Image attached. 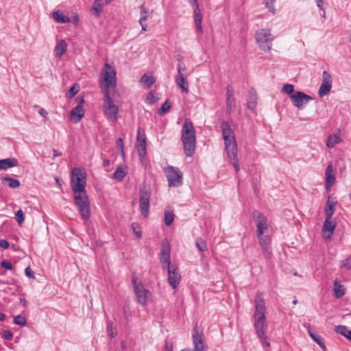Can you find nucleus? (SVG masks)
<instances>
[{"instance_id":"obj_20","label":"nucleus","mask_w":351,"mask_h":351,"mask_svg":"<svg viewBox=\"0 0 351 351\" xmlns=\"http://www.w3.org/2000/svg\"><path fill=\"white\" fill-rule=\"evenodd\" d=\"M175 82L180 86L183 93L189 92V82L186 80L185 73H178L176 77Z\"/></svg>"},{"instance_id":"obj_5","label":"nucleus","mask_w":351,"mask_h":351,"mask_svg":"<svg viewBox=\"0 0 351 351\" xmlns=\"http://www.w3.org/2000/svg\"><path fill=\"white\" fill-rule=\"evenodd\" d=\"M255 39L260 49L265 52L270 51L271 49L274 36L269 29L258 30L255 34Z\"/></svg>"},{"instance_id":"obj_13","label":"nucleus","mask_w":351,"mask_h":351,"mask_svg":"<svg viewBox=\"0 0 351 351\" xmlns=\"http://www.w3.org/2000/svg\"><path fill=\"white\" fill-rule=\"evenodd\" d=\"M145 187L140 188L139 207L142 215L147 217L149 214L150 193L145 190Z\"/></svg>"},{"instance_id":"obj_31","label":"nucleus","mask_w":351,"mask_h":351,"mask_svg":"<svg viewBox=\"0 0 351 351\" xmlns=\"http://www.w3.org/2000/svg\"><path fill=\"white\" fill-rule=\"evenodd\" d=\"M127 175V172L122 167H118L112 176V178L118 181H122Z\"/></svg>"},{"instance_id":"obj_6","label":"nucleus","mask_w":351,"mask_h":351,"mask_svg":"<svg viewBox=\"0 0 351 351\" xmlns=\"http://www.w3.org/2000/svg\"><path fill=\"white\" fill-rule=\"evenodd\" d=\"M119 108L110 95V90H105L104 96V112L105 114L112 121H115L117 119Z\"/></svg>"},{"instance_id":"obj_49","label":"nucleus","mask_w":351,"mask_h":351,"mask_svg":"<svg viewBox=\"0 0 351 351\" xmlns=\"http://www.w3.org/2000/svg\"><path fill=\"white\" fill-rule=\"evenodd\" d=\"M342 267H346V269H351V256L345 259L342 263Z\"/></svg>"},{"instance_id":"obj_59","label":"nucleus","mask_w":351,"mask_h":351,"mask_svg":"<svg viewBox=\"0 0 351 351\" xmlns=\"http://www.w3.org/2000/svg\"><path fill=\"white\" fill-rule=\"evenodd\" d=\"M256 103L254 101L247 102V106L250 109H254L256 106Z\"/></svg>"},{"instance_id":"obj_52","label":"nucleus","mask_w":351,"mask_h":351,"mask_svg":"<svg viewBox=\"0 0 351 351\" xmlns=\"http://www.w3.org/2000/svg\"><path fill=\"white\" fill-rule=\"evenodd\" d=\"M265 332H266V326H265ZM258 337L263 344H265V346L267 347L270 346V343L267 341V337L265 336V333H264V336H262L261 338L259 336Z\"/></svg>"},{"instance_id":"obj_25","label":"nucleus","mask_w":351,"mask_h":351,"mask_svg":"<svg viewBox=\"0 0 351 351\" xmlns=\"http://www.w3.org/2000/svg\"><path fill=\"white\" fill-rule=\"evenodd\" d=\"M67 44L64 40L59 41L54 49V53L56 57L60 58L66 52Z\"/></svg>"},{"instance_id":"obj_45","label":"nucleus","mask_w":351,"mask_h":351,"mask_svg":"<svg viewBox=\"0 0 351 351\" xmlns=\"http://www.w3.org/2000/svg\"><path fill=\"white\" fill-rule=\"evenodd\" d=\"M282 91L291 95L294 93V87L292 84H285L283 86Z\"/></svg>"},{"instance_id":"obj_22","label":"nucleus","mask_w":351,"mask_h":351,"mask_svg":"<svg viewBox=\"0 0 351 351\" xmlns=\"http://www.w3.org/2000/svg\"><path fill=\"white\" fill-rule=\"evenodd\" d=\"M84 114L82 106L77 105L71 110V118L74 123H78Z\"/></svg>"},{"instance_id":"obj_11","label":"nucleus","mask_w":351,"mask_h":351,"mask_svg":"<svg viewBox=\"0 0 351 351\" xmlns=\"http://www.w3.org/2000/svg\"><path fill=\"white\" fill-rule=\"evenodd\" d=\"M170 250V243L169 240L167 239H163L161 245L160 261L162 264V269L164 270H166V269L173 265H171Z\"/></svg>"},{"instance_id":"obj_36","label":"nucleus","mask_w":351,"mask_h":351,"mask_svg":"<svg viewBox=\"0 0 351 351\" xmlns=\"http://www.w3.org/2000/svg\"><path fill=\"white\" fill-rule=\"evenodd\" d=\"M174 220V214L172 212L165 211L164 216V222L166 226H169L172 224Z\"/></svg>"},{"instance_id":"obj_40","label":"nucleus","mask_w":351,"mask_h":351,"mask_svg":"<svg viewBox=\"0 0 351 351\" xmlns=\"http://www.w3.org/2000/svg\"><path fill=\"white\" fill-rule=\"evenodd\" d=\"M116 332V328L112 327V323L108 322L107 324V333L110 339H112L114 337Z\"/></svg>"},{"instance_id":"obj_3","label":"nucleus","mask_w":351,"mask_h":351,"mask_svg":"<svg viewBox=\"0 0 351 351\" xmlns=\"http://www.w3.org/2000/svg\"><path fill=\"white\" fill-rule=\"evenodd\" d=\"M254 327L258 336H264L265 326V304L263 293L258 291L255 296Z\"/></svg>"},{"instance_id":"obj_56","label":"nucleus","mask_w":351,"mask_h":351,"mask_svg":"<svg viewBox=\"0 0 351 351\" xmlns=\"http://www.w3.org/2000/svg\"><path fill=\"white\" fill-rule=\"evenodd\" d=\"M135 225H136L135 223H132V228H133V230H134V233H135L136 236L137 237V238H138V239H139V238H141V236H142V232H141V230H136V228H135Z\"/></svg>"},{"instance_id":"obj_15","label":"nucleus","mask_w":351,"mask_h":351,"mask_svg":"<svg viewBox=\"0 0 351 351\" xmlns=\"http://www.w3.org/2000/svg\"><path fill=\"white\" fill-rule=\"evenodd\" d=\"M253 218L256 223L257 235L263 234L264 232L268 229V224L267 219L264 215L259 211L255 210L253 213Z\"/></svg>"},{"instance_id":"obj_32","label":"nucleus","mask_w":351,"mask_h":351,"mask_svg":"<svg viewBox=\"0 0 351 351\" xmlns=\"http://www.w3.org/2000/svg\"><path fill=\"white\" fill-rule=\"evenodd\" d=\"M53 19L59 23H66L70 21V19L63 14L60 11H56L53 13Z\"/></svg>"},{"instance_id":"obj_37","label":"nucleus","mask_w":351,"mask_h":351,"mask_svg":"<svg viewBox=\"0 0 351 351\" xmlns=\"http://www.w3.org/2000/svg\"><path fill=\"white\" fill-rule=\"evenodd\" d=\"M196 246L201 252H205L207 251V245L206 241L202 239V238H197L196 239Z\"/></svg>"},{"instance_id":"obj_58","label":"nucleus","mask_w":351,"mask_h":351,"mask_svg":"<svg viewBox=\"0 0 351 351\" xmlns=\"http://www.w3.org/2000/svg\"><path fill=\"white\" fill-rule=\"evenodd\" d=\"M75 101L77 103V105L82 106V104L84 103V99L82 97H77L75 98Z\"/></svg>"},{"instance_id":"obj_47","label":"nucleus","mask_w":351,"mask_h":351,"mask_svg":"<svg viewBox=\"0 0 351 351\" xmlns=\"http://www.w3.org/2000/svg\"><path fill=\"white\" fill-rule=\"evenodd\" d=\"M1 266L6 269L12 270L13 269V266L10 262L7 261H3L1 263Z\"/></svg>"},{"instance_id":"obj_54","label":"nucleus","mask_w":351,"mask_h":351,"mask_svg":"<svg viewBox=\"0 0 351 351\" xmlns=\"http://www.w3.org/2000/svg\"><path fill=\"white\" fill-rule=\"evenodd\" d=\"M10 246L9 242L5 239L0 240V247L3 249H8Z\"/></svg>"},{"instance_id":"obj_30","label":"nucleus","mask_w":351,"mask_h":351,"mask_svg":"<svg viewBox=\"0 0 351 351\" xmlns=\"http://www.w3.org/2000/svg\"><path fill=\"white\" fill-rule=\"evenodd\" d=\"M334 295L336 298H340L345 294V289L342 285L339 284L337 280L334 282Z\"/></svg>"},{"instance_id":"obj_57","label":"nucleus","mask_w":351,"mask_h":351,"mask_svg":"<svg viewBox=\"0 0 351 351\" xmlns=\"http://www.w3.org/2000/svg\"><path fill=\"white\" fill-rule=\"evenodd\" d=\"M226 95H227V101H228V103H229V100H230V97L232 96V91L230 89L229 86L227 87Z\"/></svg>"},{"instance_id":"obj_38","label":"nucleus","mask_w":351,"mask_h":351,"mask_svg":"<svg viewBox=\"0 0 351 351\" xmlns=\"http://www.w3.org/2000/svg\"><path fill=\"white\" fill-rule=\"evenodd\" d=\"M171 108V104L169 103L168 99L162 105L161 108L158 110V114L159 116L164 115Z\"/></svg>"},{"instance_id":"obj_51","label":"nucleus","mask_w":351,"mask_h":351,"mask_svg":"<svg viewBox=\"0 0 351 351\" xmlns=\"http://www.w3.org/2000/svg\"><path fill=\"white\" fill-rule=\"evenodd\" d=\"M3 337L7 340H11L13 337V334L10 330H4Z\"/></svg>"},{"instance_id":"obj_43","label":"nucleus","mask_w":351,"mask_h":351,"mask_svg":"<svg viewBox=\"0 0 351 351\" xmlns=\"http://www.w3.org/2000/svg\"><path fill=\"white\" fill-rule=\"evenodd\" d=\"M158 99V97H155V95L154 93H153L152 92H150L147 94V97H146V101L147 104H154V102H156L157 100Z\"/></svg>"},{"instance_id":"obj_60","label":"nucleus","mask_w":351,"mask_h":351,"mask_svg":"<svg viewBox=\"0 0 351 351\" xmlns=\"http://www.w3.org/2000/svg\"><path fill=\"white\" fill-rule=\"evenodd\" d=\"M38 113L44 117H46L48 114L44 108H40L38 111Z\"/></svg>"},{"instance_id":"obj_14","label":"nucleus","mask_w":351,"mask_h":351,"mask_svg":"<svg viewBox=\"0 0 351 351\" xmlns=\"http://www.w3.org/2000/svg\"><path fill=\"white\" fill-rule=\"evenodd\" d=\"M332 77L330 73L324 71L322 73V82L318 90L319 97L327 95L332 88Z\"/></svg>"},{"instance_id":"obj_26","label":"nucleus","mask_w":351,"mask_h":351,"mask_svg":"<svg viewBox=\"0 0 351 351\" xmlns=\"http://www.w3.org/2000/svg\"><path fill=\"white\" fill-rule=\"evenodd\" d=\"M307 331L309 336L325 351L326 346L322 337L314 332L310 326L307 328Z\"/></svg>"},{"instance_id":"obj_17","label":"nucleus","mask_w":351,"mask_h":351,"mask_svg":"<svg viewBox=\"0 0 351 351\" xmlns=\"http://www.w3.org/2000/svg\"><path fill=\"white\" fill-rule=\"evenodd\" d=\"M136 141L138 156L140 159L142 160L145 158L146 154V138L145 134L141 133L140 130L138 131Z\"/></svg>"},{"instance_id":"obj_19","label":"nucleus","mask_w":351,"mask_h":351,"mask_svg":"<svg viewBox=\"0 0 351 351\" xmlns=\"http://www.w3.org/2000/svg\"><path fill=\"white\" fill-rule=\"evenodd\" d=\"M326 180H325V188L326 190H329L331 186L334 184L335 178L334 176V169L331 164H329L325 171Z\"/></svg>"},{"instance_id":"obj_24","label":"nucleus","mask_w":351,"mask_h":351,"mask_svg":"<svg viewBox=\"0 0 351 351\" xmlns=\"http://www.w3.org/2000/svg\"><path fill=\"white\" fill-rule=\"evenodd\" d=\"M336 204L337 201H335L333 198H332L330 196H328L324 209V214L326 217H328V218L332 217L335 210Z\"/></svg>"},{"instance_id":"obj_42","label":"nucleus","mask_w":351,"mask_h":351,"mask_svg":"<svg viewBox=\"0 0 351 351\" xmlns=\"http://www.w3.org/2000/svg\"><path fill=\"white\" fill-rule=\"evenodd\" d=\"M147 16H148L147 10L145 7V5L143 4L141 6V18L139 20H141V21H146Z\"/></svg>"},{"instance_id":"obj_1","label":"nucleus","mask_w":351,"mask_h":351,"mask_svg":"<svg viewBox=\"0 0 351 351\" xmlns=\"http://www.w3.org/2000/svg\"><path fill=\"white\" fill-rule=\"evenodd\" d=\"M86 175L81 169L75 167L71 171V189L75 203L82 218L88 220L90 216L88 198L85 191Z\"/></svg>"},{"instance_id":"obj_23","label":"nucleus","mask_w":351,"mask_h":351,"mask_svg":"<svg viewBox=\"0 0 351 351\" xmlns=\"http://www.w3.org/2000/svg\"><path fill=\"white\" fill-rule=\"evenodd\" d=\"M19 161L15 158H8L0 160V170H6L8 168L17 167Z\"/></svg>"},{"instance_id":"obj_2","label":"nucleus","mask_w":351,"mask_h":351,"mask_svg":"<svg viewBox=\"0 0 351 351\" xmlns=\"http://www.w3.org/2000/svg\"><path fill=\"white\" fill-rule=\"evenodd\" d=\"M220 127L222 130L223 138L228 156L235 170L238 171L239 170V159L237 158V145L234 132L230 128L227 121H222Z\"/></svg>"},{"instance_id":"obj_61","label":"nucleus","mask_w":351,"mask_h":351,"mask_svg":"<svg viewBox=\"0 0 351 351\" xmlns=\"http://www.w3.org/2000/svg\"><path fill=\"white\" fill-rule=\"evenodd\" d=\"M139 23L141 24V25L142 27V29L143 31H146L147 25L145 23V21H141V20H139Z\"/></svg>"},{"instance_id":"obj_27","label":"nucleus","mask_w":351,"mask_h":351,"mask_svg":"<svg viewBox=\"0 0 351 351\" xmlns=\"http://www.w3.org/2000/svg\"><path fill=\"white\" fill-rule=\"evenodd\" d=\"M1 180L3 184L12 189H16L20 186L19 180L11 177H3Z\"/></svg>"},{"instance_id":"obj_50","label":"nucleus","mask_w":351,"mask_h":351,"mask_svg":"<svg viewBox=\"0 0 351 351\" xmlns=\"http://www.w3.org/2000/svg\"><path fill=\"white\" fill-rule=\"evenodd\" d=\"M266 7L268 8V10L272 12V13H274L275 12V9H274V1L273 0H269L266 2Z\"/></svg>"},{"instance_id":"obj_16","label":"nucleus","mask_w":351,"mask_h":351,"mask_svg":"<svg viewBox=\"0 0 351 351\" xmlns=\"http://www.w3.org/2000/svg\"><path fill=\"white\" fill-rule=\"evenodd\" d=\"M168 271V281L170 286L173 289H176L179 285L181 279V276L178 271V268L176 265L166 269Z\"/></svg>"},{"instance_id":"obj_48","label":"nucleus","mask_w":351,"mask_h":351,"mask_svg":"<svg viewBox=\"0 0 351 351\" xmlns=\"http://www.w3.org/2000/svg\"><path fill=\"white\" fill-rule=\"evenodd\" d=\"M116 144H117V147L119 149L121 150V152L122 154H123L124 152H123V147H124V145H123V140L121 138H119L117 141H116Z\"/></svg>"},{"instance_id":"obj_21","label":"nucleus","mask_w":351,"mask_h":351,"mask_svg":"<svg viewBox=\"0 0 351 351\" xmlns=\"http://www.w3.org/2000/svg\"><path fill=\"white\" fill-rule=\"evenodd\" d=\"M336 228V223L332 221V217L328 218L326 217V219L323 223L322 232H328L329 234L326 238L330 239L334 232Z\"/></svg>"},{"instance_id":"obj_33","label":"nucleus","mask_w":351,"mask_h":351,"mask_svg":"<svg viewBox=\"0 0 351 351\" xmlns=\"http://www.w3.org/2000/svg\"><path fill=\"white\" fill-rule=\"evenodd\" d=\"M101 1L102 0H95L93 4V14L97 17H99L102 12L103 4Z\"/></svg>"},{"instance_id":"obj_28","label":"nucleus","mask_w":351,"mask_h":351,"mask_svg":"<svg viewBox=\"0 0 351 351\" xmlns=\"http://www.w3.org/2000/svg\"><path fill=\"white\" fill-rule=\"evenodd\" d=\"M194 22L198 31L199 32H202V27L201 24L202 15L198 4H196V6L194 8Z\"/></svg>"},{"instance_id":"obj_35","label":"nucleus","mask_w":351,"mask_h":351,"mask_svg":"<svg viewBox=\"0 0 351 351\" xmlns=\"http://www.w3.org/2000/svg\"><path fill=\"white\" fill-rule=\"evenodd\" d=\"M141 82L144 83L147 88H150L155 82V79L153 77L147 76L146 74H144L141 78Z\"/></svg>"},{"instance_id":"obj_12","label":"nucleus","mask_w":351,"mask_h":351,"mask_svg":"<svg viewBox=\"0 0 351 351\" xmlns=\"http://www.w3.org/2000/svg\"><path fill=\"white\" fill-rule=\"evenodd\" d=\"M289 97L294 106L302 109L311 100L312 97L302 91H297L289 95Z\"/></svg>"},{"instance_id":"obj_46","label":"nucleus","mask_w":351,"mask_h":351,"mask_svg":"<svg viewBox=\"0 0 351 351\" xmlns=\"http://www.w3.org/2000/svg\"><path fill=\"white\" fill-rule=\"evenodd\" d=\"M186 67L184 62L181 60H178V73H185Z\"/></svg>"},{"instance_id":"obj_10","label":"nucleus","mask_w":351,"mask_h":351,"mask_svg":"<svg viewBox=\"0 0 351 351\" xmlns=\"http://www.w3.org/2000/svg\"><path fill=\"white\" fill-rule=\"evenodd\" d=\"M132 285L138 302L142 306H145L147 298L150 295V292L145 289L141 282L138 283L134 276L132 278Z\"/></svg>"},{"instance_id":"obj_63","label":"nucleus","mask_w":351,"mask_h":351,"mask_svg":"<svg viewBox=\"0 0 351 351\" xmlns=\"http://www.w3.org/2000/svg\"><path fill=\"white\" fill-rule=\"evenodd\" d=\"M316 3H317V7L319 8L321 10H322L324 0H316Z\"/></svg>"},{"instance_id":"obj_39","label":"nucleus","mask_w":351,"mask_h":351,"mask_svg":"<svg viewBox=\"0 0 351 351\" xmlns=\"http://www.w3.org/2000/svg\"><path fill=\"white\" fill-rule=\"evenodd\" d=\"M26 319L25 317L21 315H16L14 318V323L19 326H25L26 324Z\"/></svg>"},{"instance_id":"obj_53","label":"nucleus","mask_w":351,"mask_h":351,"mask_svg":"<svg viewBox=\"0 0 351 351\" xmlns=\"http://www.w3.org/2000/svg\"><path fill=\"white\" fill-rule=\"evenodd\" d=\"M25 275L29 278H35L34 273L32 271V269L29 267H27L25 268Z\"/></svg>"},{"instance_id":"obj_62","label":"nucleus","mask_w":351,"mask_h":351,"mask_svg":"<svg viewBox=\"0 0 351 351\" xmlns=\"http://www.w3.org/2000/svg\"><path fill=\"white\" fill-rule=\"evenodd\" d=\"M53 158H56L57 156H60L62 155V153L58 152L57 149H53Z\"/></svg>"},{"instance_id":"obj_64","label":"nucleus","mask_w":351,"mask_h":351,"mask_svg":"<svg viewBox=\"0 0 351 351\" xmlns=\"http://www.w3.org/2000/svg\"><path fill=\"white\" fill-rule=\"evenodd\" d=\"M109 165H110V160H108V159H104V160H103V166H104V167H106L109 166Z\"/></svg>"},{"instance_id":"obj_41","label":"nucleus","mask_w":351,"mask_h":351,"mask_svg":"<svg viewBox=\"0 0 351 351\" xmlns=\"http://www.w3.org/2000/svg\"><path fill=\"white\" fill-rule=\"evenodd\" d=\"M16 219L19 225H21L24 222V213L22 210H19L16 213Z\"/></svg>"},{"instance_id":"obj_55","label":"nucleus","mask_w":351,"mask_h":351,"mask_svg":"<svg viewBox=\"0 0 351 351\" xmlns=\"http://www.w3.org/2000/svg\"><path fill=\"white\" fill-rule=\"evenodd\" d=\"M165 348L166 351H172L173 348V343L166 341Z\"/></svg>"},{"instance_id":"obj_7","label":"nucleus","mask_w":351,"mask_h":351,"mask_svg":"<svg viewBox=\"0 0 351 351\" xmlns=\"http://www.w3.org/2000/svg\"><path fill=\"white\" fill-rule=\"evenodd\" d=\"M165 176L170 187L179 186L182 184V173L178 167L168 166L165 169Z\"/></svg>"},{"instance_id":"obj_4","label":"nucleus","mask_w":351,"mask_h":351,"mask_svg":"<svg viewBox=\"0 0 351 351\" xmlns=\"http://www.w3.org/2000/svg\"><path fill=\"white\" fill-rule=\"evenodd\" d=\"M182 141L186 156H191L195 149V130L192 121L186 119L182 128Z\"/></svg>"},{"instance_id":"obj_44","label":"nucleus","mask_w":351,"mask_h":351,"mask_svg":"<svg viewBox=\"0 0 351 351\" xmlns=\"http://www.w3.org/2000/svg\"><path fill=\"white\" fill-rule=\"evenodd\" d=\"M79 86L77 85H73L72 87H71L68 92V97L71 98L74 95H75L77 92L79 91Z\"/></svg>"},{"instance_id":"obj_34","label":"nucleus","mask_w":351,"mask_h":351,"mask_svg":"<svg viewBox=\"0 0 351 351\" xmlns=\"http://www.w3.org/2000/svg\"><path fill=\"white\" fill-rule=\"evenodd\" d=\"M335 331L337 333L341 334L347 338V336L350 335L349 333L351 332V330H349L346 326H336L335 328Z\"/></svg>"},{"instance_id":"obj_18","label":"nucleus","mask_w":351,"mask_h":351,"mask_svg":"<svg viewBox=\"0 0 351 351\" xmlns=\"http://www.w3.org/2000/svg\"><path fill=\"white\" fill-rule=\"evenodd\" d=\"M260 245L261 246L263 254L266 258H269L271 255V250L270 247V238L266 235H257Z\"/></svg>"},{"instance_id":"obj_8","label":"nucleus","mask_w":351,"mask_h":351,"mask_svg":"<svg viewBox=\"0 0 351 351\" xmlns=\"http://www.w3.org/2000/svg\"><path fill=\"white\" fill-rule=\"evenodd\" d=\"M101 74L105 84V90H109L110 87L116 86V71L108 63H105V67L102 69Z\"/></svg>"},{"instance_id":"obj_9","label":"nucleus","mask_w":351,"mask_h":351,"mask_svg":"<svg viewBox=\"0 0 351 351\" xmlns=\"http://www.w3.org/2000/svg\"><path fill=\"white\" fill-rule=\"evenodd\" d=\"M192 339L194 351H208V347L205 344L203 331L198 328L197 324L193 328Z\"/></svg>"},{"instance_id":"obj_29","label":"nucleus","mask_w":351,"mask_h":351,"mask_svg":"<svg viewBox=\"0 0 351 351\" xmlns=\"http://www.w3.org/2000/svg\"><path fill=\"white\" fill-rule=\"evenodd\" d=\"M341 141V138L337 134L330 135L326 141V146L328 148H332L335 145L339 143Z\"/></svg>"}]
</instances>
